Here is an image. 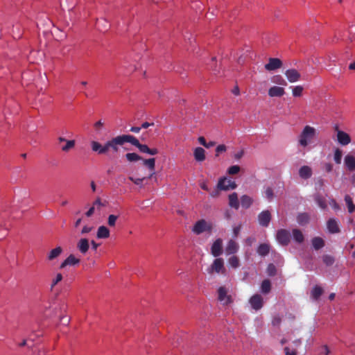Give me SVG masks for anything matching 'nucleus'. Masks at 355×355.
I'll return each mask as SVG.
<instances>
[{
  "label": "nucleus",
  "instance_id": "nucleus-1",
  "mask_svg": "<svg viewBox=\"0 0 355 355\" xmlns=\"http://www.w3.org/2000/svg\"><path fill=\"white\" fill-rule=\"evenodd\" d=\"M130 135H121L107 140L103 145L101 143L92 141L91 148L92 151L98 155H107L110 152L116 153L119 150V146L125 143H130Z\"/></svg>",
  "mask_w": 355,
  "mask_h": 355
},
{
  "label": "nucleus",
  "instance_id": "nucleus-2",
  "mask_svg": "<svg viewBox=\"0 0 355 355\" xmlns=\"http://www.w3.org/2000/svg\"><path fill=\"white\" fill-rule=\"evenodd\" d=\"M315 129L311 126L306 125L299 136V144L303 147L307 146L315 136Z\"/></svg>",
  "mask_w": 355,
  "mask_h": 355
},
{
  "label": "nucleus",
  "instance_id": "nucleus-3",
  "mask_svg": "<svg viewBox=\"0 0 355 355\" xmlns=\"http://www.w3.org/2000/svg\"><path fill=\"white\" fill-rule=\"evenodd\" d=\"M213 225L211 223L206 221L205 219H200L198 220L192 228V232L199 235L205 232H211Z\"/></svg>",
  "mask_w": 355,
  "mask_h": 355
},
{
  "label": "nucleus",
  "instance_id": "nucleus-4",
  "mask_svg": "<svg viewBox=\"0 0 355 355\" xmlns=\"http://www.w3.org/2000/svg\"><path fill=\"white\" fill-rule=\"evenodd\" d=\"M207 270L209 274H212L214 272L225 274L226 270L223 259L222 258H216Z\"/></svg>",
  "mask_w": 355,
  "mask_h": 355
},
{
  "label": "nucleus",
  "instance_id": "nucleus-5",
  "mask_svg": "<svg viewBox=\"0 0 355 355\" xmlns=\"http://www.w3.org/2000/svg\"><path fill=\"white\" fill-rule=\"evenodd\" d=\"M276 239L282 245H288L291 240V234L285 229H280L277 232Z\"/></svg>",
  "mask_w": 355,
  "mask_h": 355
},
{
  "label": "nucleus",
  "instance_id": "nucleus-6",
  "mask_svg": "<svg viewBox=\"0 0 355 355\" xmlns=\"http://www.w3.org/2000/svg\"><path fill=\"white\" fill-rule=\"evenodd\" d=\"M217 187L220 190L227 191L230 189H234L236 187V184L231 180L223 178L219 180Z\"/></svg>",
  "mask_w": 355,
  "mask_h": 355
},
{
  "label": "nucleus",
  "instance_id": "nucleus-7",
  "mask_svg": "<svg viewBox=\"0 0 355 355\" xmlns=\"http://www.w3.org/2000/svg\"><path fill=\"white\" fill-rule=\"evenodd\" d=\"M50 31L53 37L57 40H62L66 37L64 30L61 26H58V24H51Z\"/></svg>",
  "mask_w": 355,
  "mask_h": 355
},
{
  "label": "nucleus",
  "instance_id": "nucleus-8",
  "mask_svg": "<svg viewBox=\"0 0 355 355\" xmlns=\"http://www.w3.org/2000/svg\"><path fill=\"white\" fill-rule=\"evenodd\" d=\"M252 308L256 311L261 309L263 305V300L261 295L256 294L252 296L249 300Z\"/></svg>",
  "mask_w": 355,
  "mask_h": 355
},
{
  "label": "nucleus",
  "instance_id": "nucleus-9",
  "mask_svg": "<svg viewBox=\"0 0 355 355\" xmlns=\"http://www.w3.org/2000/svg\"><path fill=\"white\" fill-rule=\"evenodd\" d=\"M336 130L337 131V141L340 144L347 146L351 142V137L347 132L339 130L338 126H336Z\"/></svg>",
  "mask_w": 355,
  "mask_h": 355
},
{
  "label": "nucleus",
  "instance_id": "nucleus-10",
  "mask_svg": "<svg viewBox=\"0 0 355 355\" xmlns=\"http://www.w3.org/2000/svg\"><path fill=\"white\" fill-rule=\"evenodd\" d=\"M223 252V240L221 239H217L212 244L211 247V253L215 257H219Z\"/></svg>",
  "mask_w": 355,
  "mask_h": 355
},
{
  "label": "nucleus",
  "instance_id": "nucleus-11",
  "mask_svg": "<svg viewBox=\"0 0 355 355\" xmlns=\"http://www.w3.org/2000/svg\"><path fill=\"white\" fill-rule=\"evenodd\" d=\"M271 220V214L268 210L261 211L258 215V221L260 225L268 227Z\"/></svg>",
  "mask_w": 355,
  "mask_h": 355
},
{
  "label": "nucleus",
  "instance_id": "nucleus-12",
  "mask_svg": "<svg viewBox=\"0 0 355 355\" xmlns=\"http://www.w3.org/2000/svg\"><path fill=\"white\" fill-rule=\"evenodd\" d=\"M282 62L279 58H269L268 63L265 65V69L267 71H273L281 68Z\"/></svg>",
  "mask_w": 355,
  "mask_h": 355
},
{
  "label": "nucleus",
  "instance_id": "nucleus-13",
  "mask_svg": "<svg viewBox=\"0 0 355 355\" xmlns=\"http://www.w3.org/2000/svg\"><path fill=\"white\" fill-rule=\"evenodd\" d=\"M218 300L221 302L223 303V304H228L232 302V299L230 295H227V290L225 287L221 286L218 290Z\"/></svg>",
  "mask_w": 355,
  "mask_h": 355
},
{
  "label": "nucleus",
  "instance_id": "nucleus-14",
  "mask_svg": "<svg viewBox=\"0 0 355 355\" xmlns=\"http://www.w3.org/2000/svg\"><path fill=\"white\" fill-rule=\"evenodd\" d=\"M285 76L290 83H295L301 78L300 73L294 69L286 70L285 71Z\"/></svg>",
  "mask_w": 355,
  "mask_h": 355
},
{
  "label": "nucleus",
  "instance_id": "nucleus-15",
  "mask_svg": "<svg viewBox=\"0 0 355 355\" xmlns=\"http://www.w3.org/2000/svg\"><path fill=\"white\" fill-rule=\"evenodd\" d=\"M130 143L138 148L139 151L143 153H149L150 148L146 144H141L139 143V140L134 136L130 135Z\"/></svg>",
  "mask_w": 355,
  "mask_h": 355
},
{
  "label": "nucleus",
  "instance_id": "nucleus-16",
  "mask_svg": "<svg viewBox=\"0 0 355 355\" xmlns=\"http://www.w3.org/2000/svg\"><path fill=\"white\" fill-rule=\"evenodd\" d=\"M327 227L331 234H337L340 232L338 222L335 218H329L327 223Z\"/></svg>",
  "mask_w": 355,
  "mask_h": 355
},
{
  "label": "nucleus",
  "instance_id": "nucleus-17",
  "mask_svg": "<svg viewBox=\"0 0 355 355\" xmlns=\"http://www.w3.org/2000/svg\"><path fill=\"white\" fill-rule=\"evenodd\" d=\"M80 259L76 258L73 254H70L60 266V268H64L67 266H75L80 263Z\"/></svg>",
  "mask_w": 355,
  "mask_h": 355
},
{
  "label": "nucleus",
  "instance_id": "nucleus-18",
  "mask_svg": "<svg viewBox=\"0 0 355 355\" xmlns=\"http://www.w3.org/2000/svg\"><path fill=\"white\" fill-rule=\"evenodd\" d=\"M77 248L83 254H86L89 248V240L86 238L80 239L77 243Z\"/></svg>",
  "mask_w": 355,
  "mask_h": 355
},
{
  "label": "nucleus",
  "instance_id": "nucleus-19",
  "mask_svg": "<svg viewBox=\"0 0 355 355\" xmlns=\"http://www.w3.org/2000/svg\"><path fill=\"white\" fill-rule=\"evenodd\" d=\"M313 175L312 169L309 166H303L299 169V175L304 180L310 178Z\"/></svg>",
  "mask_w": 355,
  "mask_h": 355
},
{
  "label": "nucleus",
  "instance_id": "nucleus-20",
  "mask_svg": "<svg viewBox=\"0 0 355 355\" xmlns=\"http://www.w3.org/2000/svg\"><path fill=\"white\" fill-rule=\"evenodd\" d=\"M344 163L349 171H355V157L351 155H347L344 158Z\"/></svg>",
  "mask_w": 355,
  "mask_h": 355
},
{
  "label": "nucleus",
  "instance_id": "nucleus-21",
  "mask_svg": "<svg viewBox=\"0 0 355 355\" xmlns=\"http://www.w3.org/2000/svg\"><path fill=\"white\" fill-rule=\"evenodd\" d=\"M284 93V89L277 86H273L268 90V95L270 97H280L282 96Z\"/></svg>",
  "mask_w": 355,
  "mask_h": 355
},
{
  "label": "nucleus",
  "instance_id": "nucleus-22",
  "mask_svg": "<svg viewBox=\"0 0 355 355\" xmlns=\"http://www.w3.org/2000/svg\"><path fill=\"white\" fill-rule=\"evenodd\" d=\"M239 250V245L233 240L229 241L225 248V252L227 255L235 254Z\"/></svg>",
  "mask_w": 355,
  "mask_h": 355
},
{
  "label": "nucleus",
  "instance_id": "nucleus-23",
  "mask_svg": "<svg viewBox=\"0 0 355 355\" xmlns=\"http://www.w3.org/2000/svg\"><path fill=\"white\" fill-rule=\"evenodd\" d=\"M193 156L197 162H203L206 158L205 150L201 147H197L194 149Z\"/></svg>",
  "mask_w": 355,
  "mask_h": 355
},
{
  "label": "nucleus",
  "instance_id": "nucleus-24",
  "mask_svg": "<svg viewBox=\"0 0 355 355\" xmlns=\"http://www.w3.org/2000/svg\"><path fill=\"white\" fill-rule=\"evenodd\" d=\"M143 163L152 172L148 177V178H151L153 177V174L155 173L154 171L155 168V159L150 158V159H143Z\"/></svg>",
  "mask_w": 355,
  "mask_h": 355
},
{
  "label": "nucleus",
  "instance_id": "nucleus-25",
  "mask_svg": "<svg viewBox=\"0 0 355 355\" xmlns=\"http://www.w3.org/2000/svg\"><path fill=\"white\" fill-rule=\"evenodd\" d=\"M96 236L98 239H107L110 236V230L109 229L104 226H100L98 228Z\"/></svg>",
  "mask_w": 355,
  "mask_h": 355
},
{
  "label": "nucleus",
  "instance_id": "nucleus-26",
  "mask_svg": "<svg viewBox=\"0 0 355 355\" xmlns=\"http://www.w3.org/2000/svg\"><path fill=\"white\" fill-rule=\"evenodd\" d=\"M62 251L63 250L60 246L51 250L47 256L48 260L53 261L58 258L62 253Z\"/></svg>",
  "mask_w": 355,
  "mask_h": 355
},
{
  "label": "nucleus",
  "instance_id": "nucleus-27",
  "mask_svg": "<svg viewBox=\"0 0 355 355\" xmlns=\"http://www.w3.org/2000/svg\"><path fill=\"white\" fill-rule=\"evenodd\" d=\"M229 205L231 207L234 208L236 209H239V202L238 200V195L236 193L234 192L229 196Z\"/></svg>",
  "mask_w": 355,
  "mask_h": 355
},
{
  "label": "nucleus",
  "instance_id": "nucleus-28",
  "mask_svg": "<svg viewBox=\"0 0 355 355\" xmlns=\"http://www.w3.org/2000/svg\"><path fill=\"white\" fill-rule=\"evenodd\" d=\"M313 248L315 250H318L324 246V241L321 237H314L311 240Z\"/></svg>",
  "mask_w": 355,
  "mask_h": 355
},
{
  "label": "nucleus",
  "instance_id": "nucleus-29",
  "mask_svg": "<svg viewBox=\"0 0 355 355\" xmlns=\"http://www.w3.org/2000/svg\"><path fill=\"white\" fill-rule=\"evenodd\" d=\"M322 293L323 289L319 286H315L311 290V296L313 300H318Z\"/></svg>",
  "mask_w": 355,
  "mask_h": 355
},
{
  "label": "nucleus",
  "instance_id": "nucleus-30",
  "mask_svg": "<svg viewBox=\"0 0 355 355\" xmlns=\"http://www.w3.org/2000/svg\"><path fill=\"white\" fill-rule=\"evenodd\" d=\"M270 252V245L266 243H261L259 245L257 248V253L262 256H266Z\"/></svg>",
  "mask_w": 355,
  "mask_h": 355
},
{
  "label": "nucleus",
  "instance_id": "nucleus-31",
  "mask_svg": "<svg viewBox=\"0 0 355 355\" xmlns=\"http://www.w3.org/2000/svg\"><path fill=\"white\" fill-rule=\"evenodd\" d=\"M252 199L247 195H243L241 198V204L243 208L248 209L252 204Z\"/></svg>",
  "mask_w": 355,
  "mask_h": 355
},
{
  "label": "nucleus",
  "instance_id": "nucleus-32",
  "mask_svg": "<svg viewBox=\"0 0 355 355\" xmlns=\"http://www.w3.org/2000/svg\"><path fill=\"white\" fill-rule=\"evenodd\" d=\"M293 236L294 240L299 243H301L304 241V235L302 232L298 229L293 230Z\"/></svg>",
  "mask_w": 355,
  "mask_h": 355
},
{
  "label": "nucleus",
  "instance_id": "nucleus-33",
  "mask_svg": "<svg viewBox=\"0 0 355 355\" xmlns=\"http://www.w3.org/2000/svg\"><path fill=\"white\" fill-rule=\"evenodd\" d=\"M314 200L321 209H324L327 208V205L326 200L322 196L316 194L314 197Z\"/></svg>",
  "mask_w": 355,
  "mask_h": 355
},
{
  "label": "nucleus",
  "instance_id": "nucleus-34",
  "mask_svg": "<svg viewBox=\"0 0 355 355\" xmlns=\"http://www.w3.org/2000/svg\"><path fill=\"white\" fill-rule=\"evenodd\" d=\"M261 292L264 294H268L271 290V283L269 279H264L261 285Z\"/></svg>",
  "mask_w": 355,
  "mask_h": 355
},
{
  "label": "nucleus",
  "instance_id": "nucleus-35",
  "mask_svg": "<svg viewBox=\"0 0 355 355\" xmlns=\"http://www.w3.org/2000/svg\"><path fill=\"white\" fill-rule=\"evenodd\" d=\"M297 221L301 225H306L309 221V216L306 213H301L298 214Z\"/></svg>",
  "mask_w": 355,
  "mask_h": 355
},
{
  "label": "nucleus",
  "instance_id": "nucleus-36",
  "mask_svg": "<svg viewBox=\"0 0 355 355\" xmlns=\"http://www.w3.org/2000/svg\"><path fill=\"white\" fill-rule=\"evenodd\" d=\"M125 158L130 162H137L142 159V157L135 153H128L125 154Z\"/></svg>",
  "mask_w": 355,
  "mask_h": 355
},
{
  "label": "nucleus",
  "instance_id": "nucleus-37",
  "mask_svg": "<svg viewBox=\"0 0 355 355\" xmlns=\"http://www.w3.org/2000/svg\"><path fill=\"white\" fill-rule=\"evenodd\" d=\"M75 145H76L75 140H73V139H72V140H67L66 142H65V145H64V146H62L61 147V150L63 152H68L71 149L75 147Z\"/></svg>",
  "mask_w": 355,
  "mask_h": 355
},
{
  "label": "nucleus",
  "instance_id": "nucleus-38",
  "mask_svg": "<svg viewBox=\"0 0 355 355\" xmlns=\"http://www.w3.org/2000/svg\"><path fill=\"white\" fill-rule=\"evenodd\" d=\"M345 201L347 206L348 211L352 213L355 210V205L353 203L352 198L349 195L345 196Z\"/></svg>",
  "mask_w": 355,
  "mask_h": 355
},
{
  "label": "nucleus",
  "instance_id": "nucleus-39",
  "mask_svg": "<svg viewBox=\"0 0 355 355\" xmlns=\"http://www.w3.org/2000/svg\"><path fill=\"white\" fill-rule=\"evenodd\" d=\"M342 157H343L342 150L338 148H336L334 150V160L336 162V164H341Z\"/></svg>",
  "mask_w": 355,
  "mask_h": 355
},
{
  "label": "nucleus",
  "instance_id": "nucleus-40",
  "mask_svg": "<svg viewBox=\"0 0 355 355\" xmlns=\"http://www.w3.org/2000/svg\"><path fill=\"white\" fill-rule=\"evenodd\" d=\"M228 264L233 268H236L239 266V259L236 256H232L228 259Z\"/></svg>",
  "mask_w": 355,
  "mask_h": 355
},
{
  "label": "nucleus",
  "instance_id": "nucleus-41",
  "mask_svg": "<svg viewBox=\"0 0 355 355\" xmlns=\"http://www.w3.org/2000/svg\"><path fill=\"white\" fill-rule=\"evenodd\" d=\"M322 261L324 264H326L328 266H330L334 264L335 260L334 258L329 254H324L322 257Z\"/></svg>",
  "mask_w": 355,
  "mask_h": 355
},
{
  "label": "nucleus",
  "instance_id": "nucleus-42",
  "mask_svg": "<svg viewBox=\"0 0 355 355\" xmlns=\"http://www.w3.org/2000/svg\"><path fill=\"white\" fill-rule=\"evenodd\" d=\"M266 272L270 277H273L277 273V268L273 263H270L267 267Z\"/></svg>",
  "mask_w": 355,
  "mask_h": 355
},
{
  "label": "nucleus",
  "instance_id": "nucleus-43",
  "mask_svg": "<svg viewBox=\"0 0 355 355\" xmlns=\"http://www.w3.org/2000/svg\"><path fill=\"white\" fill-rule=\"evenodd\" d=\"M118 219V216L110 214L107 218V225L110 227H114Z\"/></svg>",
  "mask_w": 355,
  "mask_h": 355
},
{
  "label": "nucleus",
  "instance_id": "nucleus-44",
  "mask_svg": "<svg viewBox=\"0 0 355 355\" xmlns=\"http://www.w3.org/2000/svg\"><path fill=\"white\" fill-rule=\"evenodd\" d=\"M265 197L268 200H272V198H274V193H273V190L271 187H267L265 190Z\"/></svg>",
  "mask_w": 355,
  "mask_h": 355
},
{
  "label": "nucleus",
  "instance_id": "nucleus-45",
  "mask_svg": "<svg viewBox=\"0 0 355 355\" xmlns=\"http://www.w3.org/2000/svg\"><path fill=\"white\" fill-rule=\"evenodd\" d=\"M62 279V275L61 273H58L54 279H53L51 288H53L55 285H57L60 282Z\"/></svg>",
  "mask_w": 355,
  "mask_h": 355
},
{
  "label": "nucleus",
  "instance_id": "nucleus-46",
  "mask_svg": "<svg viewBox=\"0 0 355 355\" xmlns=\"http://www.w3.org/2000/svg\"><path fill=\"white\" fill-rule=\"evenodd\" d=\"M303 87L302 86H296L293 89V95L295 97L300 96L302 94Z\"/></svg>",
  "mask_w": 355,
  "mask_h": 355
},
{
  "label": "nucleus",
  "instance_id": "nucleus-47",
  "mask_svg": "<svg viewBox=\"0 0 355 355\" xmlns=\"http://www.w3.org/2000/svg\"><path fill=\"white\" fill-rule=\"evenodd\" d=\"M240 169L241 168L238 165L232 166L228 168V173L230 175L237 174L240 171Z\"/></svg>",
  "mask_w": 355,
  "mask_h": 355
},
{
  "label": "nucleus",
  "instance_id": "nucleus-48",
  "mask_svg": "<svg viewBox=\"0 0 355 355\" xmlns=\"http://www.w3.org/2000/svg\"><path fill=\"white\" fill-rule=\"evenodd\" d=\"M273 82L279 85H286V82L279 75L274 76Z\"/></svg>",
  "mask_w": 355,
  "mask_h": 355
},
{
  "label": "nucleus",
  "instance_id": "nucleus-49",
  "mask_svg": "<svg viewBox=\"0 0 355 355\" xmlns=\"http://www.w3.org/2000/svg\"><path fill=\"white\" fill-rule=\"evenodd\" d=\"M227 147L224 144L218 145L216 148V156L218 157L220 153L225 152Z\"/></svg>",
  "mask_w": 355,
  "mask_h": 355
},
{
  "label": "nucleus",
  "instance_id": "nucleus-50",
  "mask_svg": "<svg viewBox=\"0 0 355 355\" xmlns=\"http://www.w3.org/2000/svg\"><path fill=\"white\" fill-rule=\"evenodd\" d=\"M128 179L134 182L137 185H141L143 182V181L146 179V178H134L133 177L130 176Z\"/></svg>",
  "mask_w": 355,
  "mask_h": 355
},
{
  "label": "nucleus",
  "instance_id": "nucleus-51",
  "mask_svg": "<svg viewBox=\"0 0 355 355\" xmlns=\"http://www.w3.org/2000/svg\"><path fill=\"white\" fill-rule=\"evenodd\" d=\"M281 322H282L281 317L279 316V315H276V316H275L273 318L272 321V324L274 326H278V325L280 324Z\"/></svg>",
  "mask_w": 355,
  "mask_h": 355
},
{
  "label": "nucleus",
  "instance_id": "nucleus-52",
  "mask_svg": "<svg viewBox=\"0 0 355 355\" xmlns=\"http://www.w3.org/2000/svg\"><path fill=\"white\" fill-rule=\"evenodd\" d=\"M49 349L46 348H40L37 350L36 355H50Z\"/></svg>",
  "mask_w": 355,
  "mask_h": 355
},
{
  "label": "nucleus",
  "instance_id": "nucleus-53",
  "mask_svg": "<svg viewBox=\"0 0 355 355\" xmlns=\"http://www.w3.org/2000/svg\"><path fill=\"white\" fill-rule=\"evenodd\" d=\"M285 355H297L295 349H291L288 347L284 348Z\"/></svg>",
  "mask_w": 355,
  "mask_h": 355
},
{
  "label": "nucleus",
  "instance_id": "nucleus-54",
  "mask_svg": "<svg viewBox=\"0 0 355 355\" xmlns=\"http://www.w3.org/2000/svg\"><path fill=\"white\" fill-rule=\"evenodd\" d=\"M324 169L326 172L330 173L333 170V165L331 163H325L324 164Z\"/></svg>",
  "mask_w": 355,
  "mask_h": 355
},
{
  "label": "nucleus",
  "instance_id": "nucleus-55",
  "mask_svg": "<svg viewBox=\"0 0 355 355\" xmlns=\"http://www.w3.org/2000/svg\"><path fill=\"white\" fill-rule=\"evenodd\" d=\"M93 227H89V226H84L81 230V234H87L89 232H90L92 230Z\"/></svg>",
  "mask_w": 355,
  "mask_h": 355
},
{
  "label": "nucleus",
  "instance_id": "nucleus-56",
  "mask_svg": "<svg viewBox=\"0 0 355 355\" xmlns=\"http://www.w3.org/2000/svg\"><path fill=\"white\" fill-rule=\"evenodd\" d=\"M103 125H104V123L102 121L99 120L94 123V128L97 130H100L101 129V128L103 126Z\"/></svg>",
  "mask_w": 355,
  "mask_h": 355
},
{
  "label": "nucleus",
  "instance_id": "nucleus-57",
  "mask_svg": "<svg viewBox=\"0 0 355 355\" xmlns=\"http://www.w3.org/2000/svg\"><path fill=\"white\" fill-rule=\"evenodd\" d=\"M241 225L234 227V229H233V234H234V237H237L238 236V235L239 234V232L241 231Z\"/></svg>",
  "mask_w": 355,
  "mask_h": 355
},
{
  "label": "nucleus",
  "instance_id": "nucleus-58",
  "mask_svg": "<svg viewBox=\"0 0 355 355\" xmlns=\"http://www.w3.org/2000/svg\"><path fill=\"white\" fill-rule=\"evenodd\" d=\"M315 185L317 189H322L324 185V180L322 178H319L317 180Z\"/></svg>",
  "mask_w": 355,
  "mask_h": 355
},
{
  "label": "nucleus",
  "instance_id": "nucleus-59",
  "mask_svg": "<svg viewBox=\"0 0 355 355\" xmlns=\"http://www.w3.org/2000/svg\"><path fill=\"white\" fill-rule=\"evenodd\" d=\"M200 187L202 189L205 190V191H209V189L207 186V183L206 181H202L200 183Z\"/></svg>",
  "mask_w": 355,
  "mask_h": 355
},
{
  "label": "nucleus",
  "instance_id": "nucleus-60",
  "mask_svg": "<svg viewBox=\"0 0 355 355\" xmlns=\"http://www.w3.org/2000/svg\"><path fill=\"white\" fill-rule=\"evenodd\" d=\"M219 190L218 189V187L216 189H215L214 190H213L212 191L210 192V196L212 198H216L219 196Z\"/></svg>",
  "mask_w": 355,
  "mask_h": 355
},
{
  "label": "nucleus",
  "instance_id": "nucleus-61",
  "mask_svg": "<svg viewBox=\"0 0 355 355\" xmlns=\"http://www.w3.org/2000/svg\"><path fill=\"white\" fill-rule=\"evenodd\" d=\"M243 155H244V151L243 150H241L234 155V158L236 159H240L243 156Z\"/></svg>",
  "mask_w": 355,
  "mask_h": 355
},
{
  "label": "nucleus",
  "instance_id": "nucleus-62",
  "mask_svg": "<svg viewBox=\"0 0 355 355\" xmlns=\"http://www.w3.org/2000/svg\"><path fill=\"white\" fill-rule=\"evenodd\" d=\"M94 210H95V207L94 206H92V207H90L89 209V210L85 213V215L87 216V217H90L94 212Z\"/></svg>",
  "mask_w": 355,
  "mask_h": 355
},
{
  "label": "nucleus",
  "instance_id": "nucleus-63",
  "mask_svg": "<svg viewBox=\"0 0 355 355\" xmlns=\"http://www.w3.org/2000/svg\"><path fill=\"white\" fill-rule=\"evenodd\" d=\"M198 142L203 146H207V141L204 137H200L198 138Z\"/></svg>",
  "mask_w": 355,
  "mask_h": 355
},
{
  "label": "nucleus",
  "instance_id": "nucleus-64",
  "mask_svg": "<svg viewBox=\"0 0 355 355\" xmlns=\"http://www.w3.org/2000/svg\"><path fill=\"white\" fill-rule=\"evenodd\" d=\"M153 123L144 122L141 124V128H148V127L153 125Z\"/></svg>",
  "mask_w": 355,
  "mask_h": 355
}]
</instances>
